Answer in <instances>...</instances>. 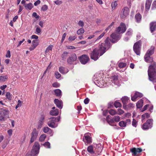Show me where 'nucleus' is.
<instances>
[{
	"mask_svg": "<svg viewBox=\"0 0 156 156\" xmlns=\"http://www.w3.org/2000/svg\"><path fill=\"white\" fill-rule=\"evenodd\" d=\"M126 63L120 62L118 64V67H116V70L120 72H123L125 71L124 69H121L126 67Z\"/></svg>",
	"mask_w": 156,
	"mask_h": 156,
	"instance_id": "nucleus-20",
	"label": "nucleus"
},
{
	"mask_svg": "<svg viewBox=\"0 0 156 156\" xmlns=\"http://www.w3.org/2000/svg\"><path fill=\"white\" fill-rule=\"evenodd\" d=\"M39 41L38 40H34L32 42V45L30 47L29 49L30 51L34 50L36 47L38 45Z\"/></svg>",
	"mask_w": 156,
	"mask_h": 156,
	"instance_id": "nucleus-22",
	"label": "nucleus"
},
{
	"mask_svg": "<svg viewBox=\"0 0 156 156\" xmlns=\"http://www.w3.org/2000/svg\"><path fill=\"white\" fill-rule=\"evenodd\" d=\"M87 151L90 153L93 154L94 153V148L92 145L88 146L87 148Z\"/></svg>",
	"mask_w": 156,
	"mask_h": 156,
	"instance_id": "nucleus-36",
	"label": "nucleus"
},
{
	"mask_svg": "<svg viewBox=\"0 0 156 156\" xmlns=\"http://www.w3.org/2000/svg\"><path fill=\"white\" fill-rule=\"evenodd\" d=\"M54 103L58 108L59 109H62L63 107V103L62 101L59 100L58 99H55L54 100Z\"/></svg>",
	"mask_w": 156,
	"mask_h": 156,
	"instance_id": "nucleus-23",
	"label": "nucleus"
},
{
	"mask_svg": "<svg viewBox=\"0 0 156 156\" xmlns=\"http://www.w3.org/2000/svg\"><path fill=\"white\" fill-rule=\"evenodd\" d=\"M60 116L50 118L49 119V120L47 122V124L49 127L51 128H56L58 126L57 122L60 121Z\"/></svg>",
	"mask_w": 156,
	"mask_h": 156,
	"instance_id": "nucleus-4",
	"label": "nucleus"
},
{
	"mask_svg": "<svg viewBox=\"0 0 156 156\" xmlns=\"http://www.w3.org/2000/svg\"><path fill=\"white\" fill-rule=\"evenodd\" d=\"M154 47L151 46L147 51L144 57L145 61L147 62L151 63L153 62V58L150 56L154 53Z\"/></svg>",
	"mask_w": 156,
	"mask_h": 156,
	"instance_id": "nucleus-5",
	"label": "nucleus"
},
{
	"mask_svg": "<svg viewBox=\"0 0 156 156\" xmlns=\"http://www.w3.org/2000/svg\"><path fill=\"white\" fill-rule=\"evenodd\" d=\"M110 116L108 115L107 116L106 120L108 123L111 125H112V124L114 122V120L113 119H111L110 118Z\"/></svg>",
	"mask_w": 156,
	"mask_h": 156,
	"instance_id": "nucleus-31",
	"label": "nucleus"
},
{
	"mask_svg": "<svg viewBox=\"0 0 156 156\" xmlns=\"http://www.w3.org/2000/svg\"><path fill=\"white\" fill-rule=\"evenodd\" d=\"M40 149V145L38 142H36L33 147L31 151V154L30 153H27L25 156H37L39 153Z\"/></svg>",
	"mask_w": 156,
	"mask_h": 156,
	"instance_id": "nucleus-3",
	"label": "nucleus"
},
{
	"mask_svg": "<svg viewBox=\"0 0 156 156\" xmlns=\"http://www.w3.org/2000/svg\"><path fill=\"white\" fill-rule=\"evenodd\" d=\"M143 105V101L141 99L137 103L136 106L138 108H140L142 107Z\"/></svg>",
	"mask_w": 156,
	"mask_h": 156,
	"instance_id": "nucleus-33",
	"label": "nucleus"
},
{
	"mask_svg": "<svg viewBox=\"0 0 156 156\" xmlns=\"http://www.w3.org/2000/svg\"><path fill=\"white\" fill-rule=\"evenodd\" d=\"M114 22H112L111 24H110V25H109L106 29L105 30H109V29H111L112 27H113V26L114 24Z\"/></svg>",
	"mask_w": 156,
	"mask_h": 156,
	"instance_id": "nucleus-59",
	"label": "nucleus"
},
{
	"mask_svg": "<svg viewBox=\"0 0 156 156\" xmlns=\"http://www.w3.org/2000/svg\"><path fill=\"white\" fill-rule=\"evenodd\" d=\"M156 8V0L153 3L152 7V9H153Z\"/></svg>",
	"mask_w": 156,
	"mask_h": 156,
	"instance_id": "nucleus-60",
	"label": "nucleus"
},
{
	"mask_svg": "<svg viewBox=\"0 0 156 156\" xmlns=\"http://www.w3.org/2000/svg\"><path fill=\"white\" fill-rule=\"evenodd\" d=\"M5 116L0 113V120L1 121H5Z\"/></svg>",
	"mask_w": 156,
	"mask_h": 156,
	"instance_id": "nucleus-63",
	"label": "nucleus"
},
{
	"mask_svg": "<svg viewBox=\"0 0 156 156\" xmlns=\"http://www.w3.org/2000/svg\"><path fill=\"white\" fill-rule=\"evenodd\" d=\"M55 75L56 78L58 79L61 76V74L57 71L55 72Z\"/></svg>",
	"mask_w": 156,
	"mask_h": 156,
	"instance_id": "nucleus-53",
	"label": "nucleus"
},
{
	"mask_svg": "<svg viewBox=\"0 0 156 156\" xmlns=\"http://www.w3.org/2000/svg\"><path fill=\"white\" fill-rule=\"evenodd\" d=\"M150 30L151 33L155 31L156 29V22H152L150 24Z\"/></svg>",
	"mask_w": 156,
	"mask_h": 156,
	"instance_id": "nucleus-26",
	"label": "nucleus"
},
{
	"mask_svg": "<svg viewBox=\"0 0 156 156\" xmlns=\"http://www.w3.org/2000/svg\"><path fill=\"white\" fill-rule=\"evenodd\" d=\"M143 96V95L142 93L138 92H136L133 96L131 95V100L133 101H135L137 98H141Z\"/></svg>",
	"mask_w": 156,
	"mask_h": 156,
	"instance_id": "nucleus-19",
	"label": "nucleus"
},
{
	"mask_svg": "<svg viewBox=\"0 0 156 156\" xmlns=\"http://www.w3.org/2000/svg\"><path fill=\"white\" fill-rule=\"evenodd\" d=\"M68 54V53L66 51H65L63 53L62 55V58L63 60L66 59L67 56Z\"/></svg>",
	"mask_w": 156,
	"mask_h": 156,
	"instance_id": "nucleus-41",
	"label": "nucleus"
},
{
	"mask_svg": "<svg viewBox=\"0 0 156 156\" xmlns=\"http://www.w3.org/2000/svg\"><path fill=\"white\" fill-rule=\"evenodd\" d=\"M114 105L115 107L117 108L118 107H121L122 105L118 101H115L114 103Z\"/></svg>",
	"mask_w": 156,
	"mask_h": 156,
	"instance_id": "nucleus-42",
	"label": "nucleus"
},
{
	"mask_svg": "<svg viewBox=\"0 0 156 156\" xmlns=\"http://www.w3.org/2000/svg\"><path fill=\"white\" fill-rule=\"evenodd\" d=\"M46 137V135L45 134L41 135L40 137L39 140L40 141L42 142L44 141Z\"/></svg>",
	"mask_w": 156,
	"mask_h": 156,
	"instance_id": "nucleus-38",
	"label": "nucleus"
},
{
	"mask_svg": "<svg viewBox=\"0 0 156 156\" xmlns=\"http://www.w3.org/2000/svg\"><path fill=\"white\" fill-rule=\"evenodd\" d=\"M59 71L62 74L66 73L68 72V69L63 67H60L59 68Z\"/></svg>",
	"mask_w": 156,
	"mask_h": 156,
	"instance_id": "nucleus-27",
	"label": "nucleus"
},
{
	"mask_svg": "<svg viewBox=\"0 0 156 156\" xmlns=\"http://www.w3.org/2000/svg\"><path fill=\"white\" fill-rule=\"evenodd\" d=\"M130 151L133 155H136L138 153L141 152L142 150L140 148H133L130 149Z\"/></svg>",
	"mask_w": 156,
	"mask_h": 156,
	"instance_id": "nucleus-24",
	"label": "nucleus"
},
{
	"mask_svg": "<svg viewBox=\"0 0 156 156\" xmlns=\"http://www.w3.org/2000/svg\"><path fill=\"white\" fill-rule=\"evenodd\" d=\"M77 58L76 55V54L73 53L71 54L67 59V62L68 63L72 64L76 61Z\"/></svg>",
	"mask_w": 156,
	"mask_h": 156,
	"instance_id": "nucleus-13",
	"label": "nucleus"
},
{
	"mask_svg": "<svg viewBox=\"0 0 156 156\" xmlns=\"http://www.w3.org/2000/svg\"><path fill=\"white\" fill-rule=\"evenodd\" d=\"M43 131L45 133H48L50 136H52L53 133L52 129L48 127H44L43 129Z\"/></svg>",
	"mask_w": 156,
	"mask_h": 156,
	"instance_id": "nucleus-25",
	"label": "nucleus"
},
{
	"mask_svg": "<svg viewBox=\"0 0 156 156\" xmlns=\"http://www.w3.org/2000/svg\"><path fill=\"white\" fill-rule=\"evenodd\" d=\"M1 113L2 114L5 116L8 114V111L6 110H4L1 112Z\"/></svg>",
	"mask_w": 156,
	"mask_h": 156,
	"instance_id": "nucleus-51",
	"label": "nucleus"
},
{
	"mask_svg": "<svg viewBox=\"0 0 156 156\" xmlns=\"http://www.w3.org/2000/svg\"><path fill=\"white\" fill-rule=\"evenodd\" d=\"M79 59L81 64H85L88 62L89 58L87 55H83L79 57Z\"/></svg>",
	"mask_w": 156,
	"mask_h": 156,
	"instance_id": "nucleus-16",
	"label": "nucleus"
},
{
	"mask_svg": "<svg viewBox=\"0 0 156 156\" xmlns=\"http://www.w3.org/2000/svg\"><path fill=\"white\" fill-rule=\"evenodd\" d=\"M132 124L133 126L135 127H136L137 126V122L135 119H133Z\"/></svg>",
	"mask_w": 156,
	"mask_h": 156,
	"instance_id": "nucleus-58",
	"label": "nucleus"
},
{
	"mask_svg": "<svg viewBox=\"0 0 156 156\" xmlns=\"http://www.w3.org/2000/svg\"><path fill=\"white\" fill-rule=\"evenodd\" d=\"M156 63L153 62L148 68V74L149 80L153 83L155 82L156 80Z\"/></svg>",
	"mask_w": 156,
	"mask_h": 156,
	"instance_id": "nucleus-2",
	"label": "nucleus"
},
{
	"mask_svg": "<svg viewBox=\"0 0 156 156\" xmlns=\"http://www.w3.org/2000/svg\"><path fill=\"white\" fill-rule=\"evenodd\" d=\"M45 116L44 115H42L39 119L38 122V124L37 126V129H38L41 128L44 123V120L45 119Z\"/></svg>",
	"mask_w": 156,
	"mask_h": 156,
	"instance_id": "nucleus-17",
	"label": "nucleus"
},
{
	"mask_svg": "<svg viewBox=\"0 0 156 156\" xmlns=\"http://www.w3.org/2000/svg\"><path fill=\"white\" fill-rule=\"evenodd\" d=\"M7 76H0V82H3L6 81L8 79Z\"/></svg>",
	"mask_w": 156,
	"mask_h": 156,
	"instance_id": "nucleus-37",
	"label": "nucleus"
},
{
	"mask_svg": "<svg viewBox=\"0 0 156 156\" xmlns=\"http://www.w3.org/2000/svg\"><path fill=\"white\" fill-rule=\"evenodd\" d=\"M111 81L112 83L114 84L113 86L116 88L120 85L119 80L118 79V76L117 75H114L112 77Z\"/></svg>",
	"mask_w": 156,
	"mask_h": 156,
	"instance_id": "nucleus-11",
	"label": "nucleus"
},
{
	"mask_svg": "<svg viewBox=\"0 0 156 156\" xmlns=\"http://www.w3.org/2000/svg\"><path fill=\"white\" fill-rule=\"evenodd\" d=\"M43 145L46 148H50V144L48 142H46L43 144Z\"/></svg>",
	"mask_w": 156,
	"mask_h": 156,
	"instance_id": "nucleus-48",
	"label": "nucleus"
},
{
	"mask_svg": "<svg viewBox=\"0 0 156 156\" xmlns=\"http://www.w3.org/2000/svg\"><path fill=\"white\" fill-rule=\"evenodd\" d=\"M105 33V32H103L99 36L97 39L95 41H97L98 40H100L101 39L104 35Z\"/></svg>",
	"mask_w": 156,
	"mask_h": 156,
	"instance_id": "nucleus-50",
	"label": "nucleus"
},
{
	"mask_svg": "<svg viewBox=\"0 0 156 156\" xmlns=\"http://www.w3.org/2000/svg\"><path fill=\"white\" fill-rule=\"evenodd\" d=\"M111 37L112 39L111 41L112 42L115 43L120 39L121 36L119 34H116L115 33H114L112 34Z\"/></svg>",
	"mask_w": 156,
	"mask_h": 156,
	"instance_id": "nucleus-14",
	"label": "nucleus"
},
{
	"mask_svg": "<svg viewBox=\"0 0 156 156\" xmlns=\"http://www.w3.org/2000/svg\"><path fill=\"white\" fill-rule=\"evenodd\" d=\"M131 123V120L130 119H127L126 120V121H122L119 122V125L122 127H125L127 125L130 124Z\"/></svg>",
	"mask_w": 156,
	"mask_h": 156,
	"instance_id": "nucleus-21",
	"label": "nucleus"
},
{
	"mask_svg": "<svg viewBox=\"0 0 156 156\" xmlns=\"http://www.w3.org/2000/svg\"><path fill=\"white\" fill-rule=\"evenodd\" d=\"M22 101L20 100H18L17 102V104L15 108L17 109L18 108L22 106Z\"/></svg>",
	"mask_w": 156,
	"mask_h": 156,
	"instance_id": "nucleus-47",
	"label": "nucleus"
},
{
	"mask_svg": "<svg viewBox=\"0 0 156 156\" xmlns=\"http://www.w3.org/2000/svg\"><path fill=\"white\" fill-rule=\"evenodd\" d=\"M113 119L115 122H118L120 120V117L119 116H115L113 118Z\"/></svg>",
	"mask_w": 156,
	"mask_h": 156,
	"instance_id": "nucleus-43",
	"label": "nucleus"
},
{
	"mask_svg": "<svg viewBox=\"0 0 156 156\" xmlns=\"http://www.w3.org/2000/svg\"><path fill=\"white\" fill-rule=\"evenodd\" d=\"M133 33V30L130 28L129 29L126 33V36L124 38V40L125 41H127L132 36Z\"/></svg>",
	"mask_w": 156,
	"mask_h": 156,
	"instance_id": "nucleus-18",
	"label": "nucleus"
},
{
	"mask_svg": "<svg viewBox=\"0 0 156 156\" xmlns=\"http://www.w3.org/2000/svg\"><path fill=\"white\" fill-rule=\"evenodd\" d=\"M152 0H146V9L148 10L150 9Z\"/></svg>",
	"mask_w": 156,
	"mask_h": 156,
	"instance_id": "nucleus-28",
	"label": "nucleus"
},
{
	"mask_svg": "<svg viewBox=\"0 0 156 156\" xmlns=\"http://www.w3.org/2000/svg\"><path fill=\"white\" fill-rule=\"evenodd\" d=\"M54 2L57 5H59L62 3V2L61 1L57 0L54 1Z\"/></svg>",
	"mask_w": 156,
	"mask_h": 156,
	"instance_id": "nucleus-62",
	"label": "nucleus"
},
{
	"mask_svg": "<svg viewBox=\"0 0 156 156\" xmlns=\"http://www.w3.org/2000/svg\"><path fill=\"white\" fill-rule=\"evenodd\" d=\"M76 38V35H74L73 36H70L68 40L69 41H74Z\"/></svg>",
	"mask_w": 156,
	"mask_h": 156,
	"instance_id": "nucleus-45",
	"label": "nucleus"
},
{
	"mask_svg": "<svg viewBox=\"0 0 156 156\" xmlns=\"http://www.w3.org/2000/svg\"><path fill=\"white\" fill-rule=\"evenodd\" d=\"M90 136V133H89L84 134L83 140L85 144H90L91 142V139Z\"/></svg>",
	"mask_w": 156,
	"mask_h": 156,
	"instance_id": "nucleus-15",
	"label": "nucleus"
},
{
	"mask_svg": "<svg viewBox=\"0 0 156 156\" xmlns=\"http://www.w3.org/2000/svg\"><path fill=\"white\" fill-rule=\"evenodd\" d=\"M89 101L90 100L88 98H86L84 100V103L85 104H87L89 103Z\"/></svg>",
	"mask_w": 156,
	"mask_h": 156,
	"instance_id": "nucleus-64",
	"label": "nucleus"
},
{
	"mask_svg": "<svg viewBox=\"0 0 156 156\" xmlns=\"http://www.w3.org/2000/svg\"><path fill=\"white\" fill-rule=\"evenodd\" d=\"M24 7L26 9L30 10L33 8V4L31 3H29L28 4L24 5Z\"/></svg>",
	"mask_w": 156,
	"mask_h": 156,
	"instance_id": "nucleus-29",
	"label": "nucleus"
},
{
	"mask_svg": "<svg viewBox=\"0 0 156 156\" xmlns=\"http://www.w3.org/2000/svg\"><path fill=\"white\" fill-rule=\"evenodd\" d=\"M93 81L95 84L100 87H105L102 79L101 78L100 74H97L94 76Z\"/></svg>",
	"mask_w": 156,
	"mask_h": 156,
	"instance_id": "nucleus-6",
	"label": "nucleus"
},
{
	"mask_svg": "<svg viewBox=\"0 0 156 156\" xmlns=\"http://www.w3.org/2000/svg\"><path fill=\"white\" fill-rule=\"evenodd\" d=\"M84 32L83 29L81 28L79 29L77 32V34L78 35H81L83 34Z\"/></svg>",
	"mask_w": 156,
	"mask_h": 156,
	"instance_id": "nucleus-39",
	"label": "nucleus"
},
{
	"mask_svg": "<svg viewBox=\"0 0 156 156\" xmlns=\"http://www.w3.org/2000/svg\"><path fill=\"white\" fill-rule=\"evenodd\" d=\"M135 19L137 22L139 23L141 19V16L140 14L138 13L136 14L135 16Z\"/></svg>",
	"mask_w": 156,
	"mask_h": 156,
	"instance_id": "nucleus-32",
	"label": "nucleus"
},
{
	"mask_svg": "<svg viewBox=\"0 0 156 156\" xmlns=\"http://www.w3.org/2000/svg\"><path fill=\"white\" fill-rule=\"evenodd\" d=\"M52 86L54 87H58L60 86V84L57 82H55L52 84Z\"/></svg>",
	"mask_w": 156,
	"mask_h": 156,
	"instance_id": "nucleus-56",
	"label": "nucleus"
},
{
	"mask_svg": "<svg viewBox=\"0 0 156 156\" xmlns=\"http://www.w3.org/2000/svg\"><path fill=\"white\" fill-rule=\"evenodd\" d=\"M117 5V4L116 1H115L112 3L111 6L112 9H114L115 8Z\"/></svg>",
	"mask_w": 156,
	"mask_h": 156,
	"instance_id": "nucleus-46",
	"label": "nucleus"
},
{
	"mask_svg": "<svg viewBox=\"0 0 156 156\" xmlns=\"http://www.w3.org/2000/svg\"><path fill=\"white\" fill-rule=\"evenodd\" d=\"M38 132L36 128H34L32 130L30 134V143H33L37 138L38 136Z\"/></svg>",
	"mask_w": 156,
	"mask_h": 156,
	"instance_id": "nucleus-8",
	"label": "nucleus"
},
{
	"mask_svg": "<svg viewBox=\"0 0 156 156\" xmlns=\"http://www.w3.org/2000/svg\"><path fill=\"white\" fill-rule=\"evenodd\" d=\"M78 25L81 27H83L84 25V23L83 21L82 20H80L78 23Z\"/></svg>",
	"mask_w": 156,
	"mask_h": 156,
	"instance_id": "nucleus-54",
	"label": "nucleus"
},
{
	"mask_svg": "<svg viewBox=\"0 0 156 156\" xmlns=\"http://www.w3.org/2000/svg\"><path fill=\"white\" fill-rule=\"evenodd\" d=\"M124 112V111L121 109H119L117 113V114L120 115L123 114Z\"/></svg>",
	"mask_w": 156,
	"mask_h": 156,
	"instance_id": "nucleus-57",
	"label": "nucleus"
},
{
	"mask_svg": "<svg viewBox=\"0 0 156 156\" xmlns=\"http://www.w3.org/2000/svg\"><path fill=\"white\" fill-rule=\"evenodd\" d=\"M53 46L51 45H49L46 49L45 50L46 53L48 52L49 51L51 50Z\"/></svg>",
	"mask_w": 156,
	"mask_h": 156,
	"instance_id": "nucleus-49",
	"label": "nucleus"
},
{
	"mask_svg": "<svg viewBox=\"0 0 156 156\" xmlns=\"http://www.w3.org/2000/svg\"><path fill=\"white\" fill-rule=\"evenodd\" d=\"M153 120L152 119H148L144 123L142 126L143 129L145 130L151 128L152 126Z\"/></svg>",
	"mask_w": 156,
	"mask_h": 156,
	"instance_id": "nucleus-9",
	"label": "nucleus"
},
{
	"mask_svg": "<svg viewBox=\"0 0 156 156\" xmlns=\"http://www.w3.org/2000/svg\"><path fill=\"white\" fill-rule=\"evenodd\" d=\"M5 96L8 100H12V95L9 92H7Z\"/></svg>",
	"mask_w": 156,
	"mask_h": 156,
	"instance_id": "nucleus-40",
	"label": "nucleus"
},
{
	"mask_svg": "<svg viewBox=\"0 0 156 156\" xmlns=\"http://www.w3.org/2000/svg\"><path fill=\"white\" fill-rule=\"evenodd\" d=\"M41 32V30L39 27H37L36 29V34H39Z\"/></svg>",
	"mask_w": 156,
	"mask_h": 156,
	"instance_id": "nucleus-55",
	"label": "nucleus"
},
{
	"mask_svg": "<svg viewBox=\"0 0 156 156\" xmlns=\"http://www.w3.org/2000/svg\"><path fill=\"white\" fill-rule=\"evenodd\" d=\"M129 9L127 7H125L122 9L120 16L121 18H124L129 15Z\"/></svg>",
	"mask_w": 156,
	"mask_h": 156,
	"instance_id": "nucleus-12",
	"label": "nucleus"
},
{
	"mask_svg": "<svg viewBox=\"0 0 156 156\" xmlns=\"http://www.w3.org/2000/svg\"><path fill=\"white\" fill-rule=\"evenodd\" d=\"M126 29V28L125 24L121 23H120V26L117 28L116 32L119 34L123 33L125 32Z\"/></svg>",
	"mask_w": 156,
	"mask_h": 156,
	"instance_id": "nucleus-10",
	"label": "nucleus"
},
{
	"mask_svg": "<svg viewBox=\"0 0 156 156\" xmlns=\"http://www.w3.org/2000/svg\"><path fill=\"white\" fill-rule=\"evenodd\" d=\"M109 113L111 115H113L116 114V112L113 109H111L108 111Z\"/></svg>",
	"mask_w": 156,
	"mask_h": 156,
	"instance_id": "nucleus-44",
	"label": "nucleus"
},
{
	"mask_svg": "<svg viewBox=\"0 0 156 156\" xmlns=\"http://www.w3.org/2000/svg\"><path fill=\"white\" fill-rule=\"evenodd\" d=\"M128 98L126 96H124L122 98L121 100L123 104V107L124 108V105L127 103L128 101Z\"/></svg>",
	"mask_w": 156,
	"mask_h": 156,
	"instance_id": "nucleus-34",
	"label": "nucleus"
},
{
	"mask_svg": "<svg viewBox=\"0 0 156 156\" xmlns=\"http://www.w3.org/2000/svg\"><path fill=\"white\" fill-rule=\"evenodd\" d=\"M58 114V110L56 109L54 110H52L50 112V114L52 115L57 116Z\"/></svg>",
	"mask_w": 156,
	"mask_h": 156,
	"instance_id": "nucleus-30",
	"label": "nucleus"
},
{
	"mask_svg": "<svg viewBox=\"0 0 156 156\" xmlns=\"http://www.w3.org/2000/svg\"><path fill=\"white\" fill-rule=\"evenodd\" d=\"M111 46L110 41L108 37H107L104 43L100 44L99 49L95 48L94 49L90 54L91 59L94 61L97 60L100 56L102 55Z\"/></svg>",
	"mask_w": 156,
	"mask_h": 156,
	"instance_id": "nucleus-1",
	"label": "nucleus"
},
{
	"mask_svg": "<svg viewBox=\"0 0 156 156\" xmlns=\"http://www.w3.org/2000/svg\"><path fill=\"white\" fill-rule=\"evenodd\" d=\"M55 94L57 97H60L62 95V91L59 89H56L54 90Z\"/></svg>",
	"mask_w": 156,
	"mask_h": 156,
	"instance_id": "nucleus-35",
	"label": "nucleus"
},
{
	"mask_svg": "<svg viewBox=\"0 0 156 156\" xmlns=\"http://www.w3.org/2000/svg\"><path fill=\"white\" fill-rule=\"evenodd\" d=\"M141 43V40H140L135 43L133 45V51L134 52L138 55H140Z\"/></svg>",
	"mask_w": 156,
	"mask_h": 156,
	"instance_id": "nucleus-7",
	"label": "nucleus"
},
{
	"mask_svg": "<svg viewBox=\"0 0 156 156\" xmlns=\"http://www.w3.org/2000/svg\"><path fill=\"white\" fill-rule=\"evenodd\" d=\"M5 56L7 58H10L11 56L10 51L9 50H8L5 55Z\"/></svg>",
	"mask_w": 156,
	"mask_h": 156,
	"instance_id": "nucleus-61",
	"label": "nucleus"
},
{
	"mask_svg": "<svg viewBox=\"0 0 156 156\" xmlns=\"http://www.w3.org/2000/svg\"><path fill=\"white\" fill-rule=\"evenodd\" d=\"M48 9V6L46 5H44L42 6L41 9L42 11H44L47 10Z\"/></svg>",
	"mask_w": 156,
	"mask_h": 156,
	"instance_id": "nucleus-52",
	"label": "nucleus"
}]
</instances>
